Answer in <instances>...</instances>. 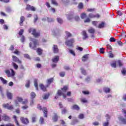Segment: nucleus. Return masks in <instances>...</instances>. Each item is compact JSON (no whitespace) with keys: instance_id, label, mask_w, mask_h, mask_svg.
I'll use <instances>...</instances> for the list:
<instances>
[{"instance_id":"f3484780","label":"nucleus","mask_w":126,"mask_h":126,"mask_svg":"<svg viewBox=\"0 0 126 126\" xmlns=\"http://www.w3.org/2000/svg\"><path fill=\"white\" fill-rule=\"evenodd\" d=\"M7 97L8 99H12V94L10 92H7Z\"/></svg>"},{"instance_id":"a19ab883","label":"nucleus","mask_w":126,"mask_h":126,"mask_svg":"<svg viewBox=\"0 0 126 126\" xmlns=\"http://www.w3.org/2000/svg\"><path fill=\"white\" fill-rule=\"evenodd\" d=\"M23 32H24V30L22 29L20 30V32H19V35L20 36H22V34H23Z\"/></svg>"},{"instance_id":"8fccbe9b","label":"nucleus","mask_w":126,"mask_h":126,"mask_svg":"<svg viewBox=\"0 0 126 126\" xmlns=\"http://www.w3.org/2000/svg\"><path fill=\"white\" fill-rule=\"evenodd\" d=\"M84 115L83 114H81L79 115V119H84Z\"/></svg>"},{"instance_id":"393cba45","label":"nucleus","mask_w":126,"mask_h":126,"mask_svg":"<svg viewBox=\"0 0 126 126\" xmlns=\"http://www.w3.org/2000/svg\"><path fill=\"white\" fill-rule=\"evenodd\" d=\"M37 79H34V85L35 86V88H36V90H38V83H37Z\"/></svg>"},{"instance_id":"f8f14e48","label":"nucleus","mask_w":126,"mask_h":126,"mask_svg":"<svg viewBox=\"0 0 126 126\" xmlns=\"http://www.w3.org/2000/svg\"><path fill=\"white\" fill-rule=\"evenodd\" d=\"M42 111L44 114V117H45V118H47V114L48 113V110H47V108L45 107H43L42 108Z\"/></svg>"},{"instance_id":"7ed1b4c3","label":"nucleus","mask_w":126,"mask_h":126,"mask_svg":"<svg viewBox=\"0 0 126 126\" xmlns=\"http://www.w3.org/2000/svg\"><path fill=\"white\" fill-rule=\"evenodd\" d=\"M29 33H31V32H32V34L34 36V37H37L40 36V32H36V30L35 29H29Z\"/></svg>"},{"instance_id":"6ab92c4d","label":"nucleus","mask_w":126,"mask_h":126,"mask_svg":"<svg viewBox=\"0 0 126 126\" xmlns=\"http://www.w3.org/2000/svg\"><path fill=\"white\" fill-rule=\"evenodd\" d=\"M88 60V55H86L83 56L82 57V61L83 62H86Z\"/></svg>"},{"instance_id":"c03bdc74","label":"nucleus","mask_w":126,"mask_h":126,"mask_svg":"<svg viewBox=\"0 0 126 126\" xmlns=\"http://www.w3.org/2000/svg\"><path fill=\"white\" fill-rule=\"evenodd\" d=\"M52 3H53V4H55V5H58V3L56 0H52Z\"/></svg>"},{"instance_id":"473e14b6","label":"nucleus","mask_w":126,"mask_h":126,"mask_svg":"<svg viewBox=\"0 0 126 126\" xmlns=\"http://www.w3.org/2000/svg\"><path fill=\"white\" fill-rule=\"evenodd\" d=\"M37 53L38 55H42V49L41 48H38L37 50Z\"/></svg>"},{"instance_id":"a878e982","label":"nucleus","mask_w":126,"mask_h":126,"mask_svg":"<svg viewBox=\"0 0 126 126\" xmlns=\"http://www.w3.org/2000/svg\"><path fill=\"white\" fill-rule=\"evenodd\" d=\"M0 79L2 81V83H3V84H6L7 82V81H6V80L3 79V78L1 77H0Z\"/></svg>"},{"instance_id":"5fc2aeb1","label":"nucleus","mask_w":126,"mask_h":126,"mask_svg":"<svg viewBox=\"0 0 126 126\" xmlns=\"http://www.w3.org/2000/svg\"><path fill=\"white\" fill-rule=\"evenodd\" d=\"M117 63H118L119 66H122V65H123V63H122V62H121L120 60L117 61Z\"/></svg>"},{"instance_id":"774afa93","label":"nucleus","mask_w":126,"mask_h":126,"mask_svg":"<svg viewBox=\"0 0 126 126\" xmlns=\"http://www.w3.org/2000/svg\"><path fill=\"white\" fill-rule=\"evenodd\" d=\"M5 126H15L10 123H8V124H6Z\"/></svg>"},{"instance_id":"0eeeda50","label":"nucleus","mask_w":126,"mask_h":126,"mask_svg":"<svg viewBox=\"0 0 126 126\" xmlns=\"http://www.w3.org/2000/svg\"><path fill=\"white\" fill-rule=\"evenodd\" d=\"M89 17H90V18H99L100 15L98 14L94 15V14H93V13H90L89 14Z\"/></svg>"},{"instance_id":"c9c22d12","label":"nucleus","mask_w":126,"mask_h":126,"mask_svg":"<svg viewBox=\"0 0 126 126\" xmlns=\"http://www.w3.org/2000/svg\"><path fill=\"white\" fill-rule=\"evenodd\" d=\"M72 109H74L75 110H79V107H78L77 105H74L72 107Z\"/></svg>"},{"instance_id":"9d476101","label":"nucleus","mask_w":126,"mask_h":126,"mask_svg":"<svg viewBox=\"0 0 126 126\" xmlns=\"http://www.w3.org/2000/svg\"><path fill=\"white\" fill-rule=\"evenodd\" d=\"M12 58L13 61H14V62H16V63H21V62L20 61V60H19V59H18V58L16 57V56H13Z\"/></svg>"},{"instance_id":"bf43d9fd","label":"nucleus","mask_w":126,"mask_h":126,"mask_svg":"<svg viewBox=\"0 0 126 126\" xmlns=\"http://www.w3.org/2000/svg\"><path fill=\"white\" fill-rule=\"evenodd\" d=\"M122 74H124L125 75V74H126V69L123 68L122 70Z\"/></svg>"},{"instance_id":"4468645a","label":"nucleus","mask_w":126,"mask_h":126,"mask_svg":"<svg viewBox=\"0 0 126 126\" xmlns=\"http://www.w3.org/2000/svg\"><path fill=\"white\" fill-rule=\"evenodd\" d=\"M39 86L40 88V89H41V90H42V91H46V88L45 87V86H44V85L43 84H40L39 85Z\"/></svg>"},{"instance_id":"f704fd0d","label":"nucleus","mask_w":126,"mask_h":126,"mask_svg":"<svg viewBox=\"0 0 126 126\" xmlns=\"http://www.w3.org/2000/svg\"><path fill=\"white\" fill-rule=\"evenodd\" d=\"M57 21H58V23H60V24H62V23H63V19H61V18H58Z\"/></svg>"},{"instance_id":"6e6552de","label":"nucleus","mask_w":126,"mask_h":126,"mask_svg":"<svg viewBox=\"0 0 126 126\" xmlns=\"http://www.w3.org/2000/svg\"><path fill=\"white\" fill-rule=\"evenodd\" d=\"M20 120L21 122L23 123V124H25L27 125V124H29V121L27 118H24L23 117H21L20 118Z\"/></svg>"},{"instance_id":"0e129e2a","label":"nucleus","mask_w":126,"mask_h":126,"mask_svg":"<svg viewBox=\"0 0 126 126\" xmlns=\"http://www.w3.org/2000/svg\"><path fill=\"white\" fill-rule=\"evenodd\" d=\"M66 36L68 37H71V34L67 32H66Z\"/></svg>"},{"instance_id":"20e7f679","label":"nucleus","mask_w":126,"mask_h":126,"mask_svg":"<svg viewBox=\"0 0 126 126\" xmlns=\"http://www.w3.org/2000/svg\"><path fill=\"white\" fill-rule=\"evenodd\" d=\"M2 106L3 108H5L8 110H13V106L9 105V103L3 104Z\"/></svg>"},{"instance_id":"09e8293b","label":"nucleus","mask_w":126,"mask_h":126,"mask_svg":"<svg viewBox=\"0 0 126 126\" xmlns=\"http://www.w3.org/2000/svg\"><path fill=\"white\" fill-rule=\"evenodd\" d=\"M21 41L22 42V43H24V41H25V37L24 36L22 35L21 36Z\"/></svg>"},{"instance_id":"3c124183","label":"nucleus","mask_w":126,"mask_h":126,"mask_svg":"<svg viewBox=\"0 0 126 126\" xmlns=\"http://www.w3.org/2000/svg\"><path fill=\"white\" fill-rule=\"evenodd\" d=\"M14 54H15L16 55H20V52H19L18 50H16L14 52Z\"/></svg>"},{"instance_id":"ea45409f","label":"nucleus","mask_w":126,"mask_h":126,"mask_svg":"<svg viewBox=\"0 0 126 126\" xmlns=\"http://www.w3.org/2000/svg\"><path fill=\"white\" fill-rule=\"evenodd\" d=\"M81 72L82 74H84V75H86V71L84 70L83 68H81Z\"/></svg>"},{"instance_id":"58836bf2","label":"nucleus","mask_w":126,"mask_h":126,"mask_svg":"<svg viewBox=\"0 0 126 126\" xmlns=\"http://www.w3.org/2000/svg\"><path fill=\"white\" fill-rule=\"evenodd\" d=\"M12 64L15 69H17V68H18V65H17L16 63H13Z\"/></svg>"},{"instance_id":"f03ea898","label":"nucleus","mask_w":126,"mask_h":126,"mask_svg":"<svg viewBox=\"0 0 126 126\" xmlns=\"http://www.w3.org/2000/svg\"><path fill=\"white\" fill-rule=\"evenodd\" d=\"M30 41L32 42H33V44L32 45V43H30L29 46L30 48L32 49H35L36 48V46H37V44H38V41L36 39H34L33 38H30Z\"/></svg>"},{"instance_id":"69168bd1","label":"nucleus","mask_w":126,"mask_h":126,"mask_svg":"<svg viewBox=\"0 0 126 126\" xmlns=\"http://www.w3.org/2000/svg\"><path fill=\"white\" fill-rule=\"evenodd\" d=\"M107 50H112V47H111V45H107Z\"/></svg>"},{"instance_id":"49530a36","label":"nucleus","mask_w":126,"mask_h":126,"mask_svg":"<svg viewBox=\"0 0 126 126\" xmlns=\"http://www.w3.org/2000/svg\"><path fill=\"white\" fill-rule=\"evenodd\" d=\"M74 18L76 21H79L80 20V18L78 16H76Z\"/></svg>"},{"instance_id":"6e6d98bb","label":"nucleus","mask_w":126,"mask_h":126,"mask_svg":"<svg viewBox=\"0 0 126 126\" xmlns=\"http://www.w3.org/2000/svg\"><path fill=\"white\" fill-rule=\"evenodd\" d=\"M117 13L120 16H122V15H123V12H122L121 11H118Z\"/></svg>"},{"instance_id":"e2e57ef3","label":"nucleus","mask_w":126,"mask_h":126,"mask_svg":"<svg viewBox=\"0 0 126 126\" xmlns=\"http://www.w3.org/2000/svg\"><path fill=\"white\" fill-rule=\"evenodd\" d=\"M104 48H100L99 50L100 53H101V54H104Z\"/></svg>"},{"instance_id":"c85d7f7f","label":"nucleus","mask_w":126,"mask_h":126,"mask_svg":"<svg viewBox=\"0 0 126 126\" xmlns=\"http://www.w3.org/2000/svg\"><path fill=\"white\" fill-rule=\"evenodd\" d=\"M31 97L32 99L35 98V97H36V94H35V93H34V92H32L31 94Z\"/></svg>"},{"instance_id":"4c0bfd02","label":"nucleus","mask_w":126,"mask_h":126,"mask_svg":"<svg viewBox=\"0 0 126 126\" xmlns=\"http://www.w3.org/2000/svg\"><path fill=\"white\" fill-rule=\"evenodd\" d=\"M29 86H30V81H27L26 83V87L28 88H29Z\"/></svg>"},{"instance_id":"ddd939ff","label":"nucleus","mask_w":126,"mask_h":126,"mask_svg":"<svg viewBox=\"0 0 126 126\" xmlns=\"http://www.w3.org/2000/svg\"><path fill=\"white\" fill-rule=\"evenodd\" d=\"M54 53H59V48H58V45H54L53 47Z\"/></svg>"},{"instance_id":"13d9d810","label":"nucleus","mask_w":126,"mask_h":126,"mask_svg":"<svg viewBox=\"0 0 126 126\" xmlns=\"http://www.w3.org/2000/svg\"><path fill=\"white\" fill-rule=\"evenodd\" d=\"M110 42H116V39L114 37H111L110 39Z\"/></svg>"},{"instance_id":"cd10ccee","label":"nucleus","mask_w":126,"mask_h":126,"mask_svg":"<svg viewBox=\"0 0 126 126\" xmlns=\"http://www.w3.org/2000/svg\"><path fill=\"white\" fill-rule=\"evenodd\" d=\"M54 81V78H51L47 80V84L50 85L51 84V82H53Z\"/></svg>"},{"instance_id":"bb28decb","label":"nucleus","mask_w":126,"mask_h":126,"mask_svg":"<svg viewBox=\"0 0 126 126\" xmlns=\"http://www.w3.org/2000/svg\"><path fill=\"white\" fill-rule=\"evenodd\" d=\"M117 63L114 61L113 63H111V66L112 67H114V68H116V67H117V65H116Z\"/></svg>"},{"instance_id":"a18cd8bd","label":"nucleus","mask_w":126,"mask_h":126,"mask_svg":"<svg viewBox=\"0 0 126 126\" xmlns=\"http://www.w3.org/2000/svg\"><path fill=\"white\" fill-rule=\"evenodd\" d=\"M23 100V99L21 97H18L17 98V101H18V102H22Z\"/></svg>"},{"instance_id":"37998d69","label":"nucleus","mask_w":126,"mask_h":126,"mask_svg":"<svg viewBox=\"0 0 126 126\" xmlns=\"http://www.w3.org/2000/svg\"><path fill=\"white\" fill-rule=\"evenodd\" d=\"M94 10H95L94 8H89L87 10V11L92 12V11H94Z\"/></svg>"},{"instance_id":"338daca9","label":"nucleus","mask_w":126,"mask_h":126,"mask_svg":"<svg viewBox=\"0 0 126 126\" xmlns=\"http://www.w3.org/2000/svg\"><path fill=\"white\" fill-rule=\"evenodd\" d=\"M22 104H27L28 103V100L27 99H25L22 102Z\"/></svg>"},{"instance_id":"052dcab7","label":"nucleus","mask_w":126,"mask_h":126,"mask_svg":"<svg viewBox=\"0 0 126 126\" xmlns=\"http://www.w3.org/2000/svg\"><path fill=\"white\" fill-rule=\"evenodd\" d=\"M48 98H49V95L48 94H45L43 96V99H48Z\"/></svg>"},{"instance_id":"423d86ee","label":"nucleus","mask_w":126,"mask_h":126,"mask_svg":"<svg viewBox=\"0 0 126 126\" xmlns=\"http://www.w3.org/2000/svg\"><path fill=\"white\" fill-rule=\"evenodd\" d=\"M27 10H32V11H35L36 8L33 6H31L29 4L27 5V7L26 8Z\"/></svg>"},{"instance_id":"2f4dec72","label":"nucleus","mask_w":126,"mask_h":126,"mask_svg":"<svg viewBox=\"0 0 126 126\" xmlns=\"http://www.w3.org/2000/svg\"><path fill=\"white\" fill-rule=\"evenodd\" d=\"M67 18L68 19V20H71V19H72L73 18V15H68L67 16Z\"/></svg>"},{"instance_id":"b1692460","label":"nucleus","mask_w":126,"mask_h":126,"mask_svg":"<svg viewBox=\"0 0 126 126\" xmlns=\"http://www.w3.org/2000/svg\"><path fill=\"white\" fill-rule=\"evenodd\" d=\"M53 122H57L58 121V116L56 113L54 114V116L53 117Z\"/></svg>"},{"instance_id":"2eb2a0df","label":"nucleus","mask_w":126,"mask_h":126,"mask_svg":"<svg viewBox=\"0 0 126 126\" xmlns=\"http://www.w3.org/2000/svg\"><path fill=\"white\" fill-rule=\"evenodd\" d=\"M57 94L59 95V96H61V95H63V98H66L65 94H64L63 93V92H62L61 90H59Z\"/></svg>"},{"instance_id":"aec40b11","label":"nucleus","mask_w":126,"mask_h":126,"mask_svg":"<svg viewBox=\"0 0 126 126\" xmlns=\"http://www.w3.org/2000/svg\"><path fill=\"white\" fill-rule=\"evenodd\" d=\"M89 33H91V34H94L95 33V30L92 28H91L88 30Z\"/></svg>"},{"instance_id":"de8ad7c7","label":"nucleus","mask_w":126,"mask_h":126,"mask_svg":"<svg viewBox=\"0 0 126 126\" xmlns=\"http://www.w3.org/2000/svg\"><path fill=\"white\" fill-rule=\"evenodd\" d=\"M60 76H61L62 77H63V76H64L65 75V73L64 72H61L60 73Z\"/></svg>"},{"instance_id":"412c9836","label":"nucleus","mask_w":126,"mask_h":126,"mask_svg":"<svg viewBox=\"0 0 126 126\" xmlns=\"http://www.w3.org/2000/svg\"><path fill=\"white\" fill-rule=\"evenodd\" d=\"M83 36H84L83 39H85L87 38H88V35H87V34L86 33V32L85 31L83 32Z\"/></svg>"},{"instance_id":"7c9ffc66","label":"nucleus","mask_w":126,"mask_h":126,"mask_svg":"<svg viewBox=\"0 0 126 126\" xmlns=\"http://www.w3.org/2000/svg\"><path fill=\"white\" fill-rule=\"evenodd\" d=\"M103 90L104 91V92H105V93H109V92H110V90L109 88H104L103 89Z\"/></svg>"},{"instance_id":"dca6fc26","label":"nucleus","mask_w":126,"mask_h":126,"mask_svg":"<svg viewBox=\"0 0 126 126\" xmlns=\"http://www.w3.org/2000/svg\"><path fill=\"white\" fill-rule=\"evenodd\" d=\"M59 56H56L54 58L52 59V62L53 63H58V62H59Z\"/></svg>"},{"instance_id":"39448f33","label":"nucleus","mask_w":126,"mask_h":126,"mask_svg":"<svg viewBox=\"0 0 126 126\" xmlns=\"http://www.w3.org/2000/svg\"><path fill=\"white\" fill-rule=\"evenodd\" d=\"M73 43H74V39H73V38H72L70 40H66L65 42V44L67 46H69V47H71V46H72V44Z\"/></svg>"},{"instance_id":"e433bc0d","label":"nucleus","mask_w":126,"mask_h":126,"mask_svg":"<svg viewBox=\"0 0 126 126\" xmlns=\"http://www.w3.org/2000/svg\"><path fill=\"white\" fill-rule=\"evenodd\" d=\"M68 89V88L67 86H64L63 88H62V90L63 91V92H65V91L67 90Z\"/></svg>"},{"instance_id":"4d7b16f0","label":"nucleus","mask_w":126,"mask_h":126,"mask_svg":"<svg viewBox=\"0 0 126 126\" xmlns=\"http://www.w3.org/2000/svg\"><path fill=\"white\" fill-rule=\"evenodd\" d=\"M109 58H114V54L112 53V51H110L109 52Z\"/></svg>"},{"instance_id":"a211bd4d","label":"nucleus","mask_w":126,"mask_h":126,"mask_svg":"<svg viewBox=\"0 0 126 126\" xmlns=\"http://www.w3.org/2000/svg\"><path fill=\"white\" fill-rule=\"evenodd\" d=\"M13 118V119H14V121H15L17 126H20L19 125V123H18V121H17V117H16V116L14 115Z\"/></svg>"},{"instance_id":"680f3d73","label":"nucleus","mask_w":126,"mask_h":126,"mask_svg":"<svg viewBox=\"0 0 126 126\" xmlns=\"http://www.w3.org/2000/svg\"><path fill=\"white\" fill-rule=\"evenodd\" d=\"M93 25H94V26H96L97 24H98V22L97 21H93L92 22Z\"/></svg>"},{"instance_id":"f257e3e1","label":"nucleus","mask_w":126,"mask_h":126,"mask_svg":"<svg viewBox=\"0 0 126 126\" xmlns=\"http://www.w3.org/2000/svg\"><path fill=\"white\" fill-rule=\"evenodd\" d=\"M10 71L9 70H6L5 71V73L7 74L8 77H13L14 75H15V72L12 69H10Z\"/></svg>"},{"instance_id":"1a4fd4ad","label":"nucleus","mask_w":126,"mask_h":126,"mask_svg":"<svg viewBox=\"0 0 126 126\" xmlns=\"http://www.w3.org/2000/svg\"><path fill=\"white\" fill-rule=\"evenodd\" d=\"M2 120H3V121H5V122H9V121H10V118H9V117H8L6 115L4 114L2 116Z\"/></svg>"},{"instance_id":"4be33fe9","label":"nucleus","mask_w":126,"mask_h":126,"mask_svg":"<svg viewBox=\"0 0 126 126\" xmlns=\"http://www.w3.org/2000/svg\"><path fill=\"white\" fill-rule=\"evenodd\" d=\"M39 123L41 125H44V124H45V120L44 119V118L40 117V120H39Z\"/></svg>"},{"instance_id":"864d4df0","label":"nucleus","mask_w":126,"mask_h":126,"mask_svg":"<svg viewBox=\"0 0 126 126\" xmlns=\"http://www.w3.org/2000/svg\"><path fill=\"white\" fill-rule=\"evenodd\" d=\"M47 20L48 22H53L55 20H54V19L47 18Z\"/></svg>"},{"instance_id":"72a5a7b5","label":"nucleus","mask_w":126,"mask_h":126,"mask_svg":"<svg viewBox=\"0 0 126 126\" xmlns=\"http://www.w3.org/2000/svg\"><path fill=\"white\" fill-rule=\"evenodd\" d=\"M120 121H121L123 124H126V120L122 118H119Z\"/></svg>"},{"instance_id":"9b49d317","label":"nucleus","mask_w":126,"mask_h":126,"mask_svg":"<svg viewBox=\"0 0 126 126\" xmlns=\"http://www.w3.org/2000/svg\"><path fill=\"white\" fill-rule=\"evenodd\" d=\"M25 21V17H24V16H22L20 17V25L21 26H23V22H24Z\"/></svg>"},{"instance_id":"79ce46f5","label":"nucleus","mask_w":126,"mask_h":126,"mask_svg":"<svg viewBox=\"0 0 126 126\" xmlns=\"http://www.w3.org/2000/svg\"><path fill=\"white\" fill-rule=\"evenodd\" d=\"M69 52L71 54V55H72L73 56H75V53H74V51L72 50H69Z\"/></svg>"},{"instance_id":"5701e85b","label":"nucleus","mask_w":126,"mask_h":126,"mask_svg":"<svg viewBox=\"0 0 126 126\" xmlns=\"http://www.w3.org/2000/svg\"><path fill=\"white\" fill-rule=\"evenodd\" d=\"M104 26H105V23L104 22H102L101 24H99L97 28L99 29L103 28Z\"/></svg>"},{"instance_id":"c756f323","label":"nucleus","mask_w":126,"mask_h":126,"mask_svg":"<svg viewBox=\"0 0 126 126\" xmlns=\"http://www.w3.org/2000/svg\"><path fill=\"white\" fill-rule=\"evenodd\" d=\"M86 14L82 13L81 15V18H82V19H84V18H86Z\"/></svg>"},{"instance_id":"603ef678","label":"nucleus","mask_w":126,"mask_h":126,"mask_svg":"<svg viewBox=\"0 0 126 126\" xmlns=\"http://www.w3.org/2000/svg\"><path fill=\"white\" fill-rule=\"evenodd\" d=\"M78 8H83V4L82 3H80L78 6Z\"/></svg>"}]
</instances>
